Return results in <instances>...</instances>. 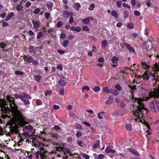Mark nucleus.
Segmentation results:
<instances>
[{
  "instance_id": "obj_1",
  "label": "nucleus",
  "mask_w": 159,
  "mask_h": 159,
  "mask_svg": "<svg viewBox=\"0 0 159 159\" xmlns=\"http://www.w3.org/2000/svg\"><path fill=\"white\" fill-rule=\"evenodd\" d=\"M4 99L0 100V106L1 108L2 117V118L9 117L7 124L9 125L10 132L7 135L10 136L11 134L18 133L17 129L19 125L25 124V121L22 113L18 109L15 104L14 99L9 96L6 97V101Z\"/></svg>"
},
{
  "instance_id": "obj_2",
  "label": "nucleus",
  "mask_w": 159,
  "mask_h": 159,
  "mask_svg": "<svg viewBox=\"0 0 159 159\" xmlns=\"http://www.w3.org/2000/svg\"><path fill=\"white\" fill-rule=\"evenodd\" d=\"M132 101L134 102L133 106L130 109L132 110V112L135 118L132 119L126 120L125 122V128L127 130H130L132 128V124L136 121L142 122L143 119V112L144 111H147L142 102V99L141 98H134L133 96Z\"/></svg>"
},
{
  "instance_id": "obj_3",
  "label": "nucleus",
  "mask_w": 159,
  "mask_h": 159,
  "mask_svg": "<svg viewBox=\"0 0 159 159\" xmlns=\"http://www.w3.org/2000/svg\"><path fill=\"white\" fill-rule=\"evenodd\" d=\"M141 93L143 98V100H147L153 97H159V90L153 89V91L150 92L149 91L142 88L141 90Z\"/></svg>"
},
{
  "instance_id": "obj_4",
  "label": "nucleus",
  "mask_w": 159,
  "mask_h": 159,
  "mask_svg": "<svg viewBox=\"0 0 159 159\" xmlns=\"http://www.w3.org/2000/svg\"><path fill=\"white\" fill-rule=\"evenodd\" d=\"M33 144L34 147H38L40 149V158L41 159H45V157L48 153V152L45 149L44 147L46 146L42 143L37 141V140L35 139L33 140Z\"/></svg>"
},
{
  "instance_id": "obj_5",
  "label": "nucleus",
  "mask_w": 159,
  "mask_h": 159,
  "mask_svg": "<svg viewBox=\"0 0 159 159\" xmlns=\"http://www.w3.org/2000/svg\"><path fill=\"white\" fill-rule=\"evenodd\" d=\"M149 106L151 110L154 112L159 111V102H152L150 103Z\"/></svg>"
},
{
  "instance_id": "obj_6",
  "label": "nucleus",
  "mask_w": 159,
  "mask_h": 159,
  "mask_svg": "<svg viewBox=\"0 0 159 159\" xmlns=\"http://www.w3.org/2000/svg\"><path fill=\"white\" fill-rule=\"evenodd\" d=\"M32 22L33 25V27L35 30H37L40 27L41 23L39 20H32Z\"/></svg>"
},
{
  "instance_id": "obj_7",
  "label": "nucleus",
  "mask_w": 159,
  "mask_h": 159,
  "mask_svg": "<svg viewBox=\"0 0 159 159\" xmlns=\"http://www.w3.org/2000/svg\"><path fill=\"white\" fill-rule=\"evenodd\" d=\"M23 140L20 137H18V139H17V140H15V144L14 145V147H15L16 146L19 147L23 143Z\"/></svg>"
},
{
  "instance_id": "obj_8",
  "label": "nucleus",
  "mask_w": 159,
  "mask_h": 159,
  "mask_svg": "<svg viewBox=\"0 0 159 159\" xmlns=\"http://www.w3.org/2000/svg\"><path fill=\"white\" fill-rule=\"evenodd\" d=\"M118 58L117 57L114 56L112 57L111 61L112 62L113 64L112 65V66H117V61Z\"/></svg>"
},
{
  "instance_id": "obj_9",
  "label": "nucleus",
  "mask_w": 159,
  "mask_h": 159,
  "mask_svg": "<svg viewBox=\"0 0 159 159\" xmlns=\"http://www.w3.org/2000/svg\"><path fill=\"white\" fill-rule=\"evenodd\" d=\"M149 76V72L147 71H145L143 75V80L146 81L148 80L150 78Z\"/></svg>"
},
{
  "instance_id": "obj_10",
  "label": "nucleus",
  "mask_w": 159,
  "mask_h": 159,
  "mask_svg": "<svg viewBox=\"0 0 159 159\" xmlns=\"http://www.w3.org/2000/svg\"><path fill=\"white\" fill-rule=\"evenodd\" d=\"M114 101V98L113 97L110 95L108 97V100L106 101L105 102L107 105H110Z\"/></svg>"
},
{
  "instance_id": "obj_11",
  "label": "nucleus",
  "mask_w": 159,
  "mask_h": 159,
  "mask_svg": "<svg viewBox=\"0 0 159 159\" xmlns=\"http://www.w3.org/2000/svg\"><path fill=\"white\" fill-rule=\"evenodd\" d=\"M149 75L152 80H157V75L156 74L155 72H149Z\"/></svg>"
},
{
  "instance_id": "obj_12",
  "label": "nucleus",
  "mask_w": 159,
  "mask_h": 159,
  "mask_svg": "<svg viewBox=\"0 0 159 159\" xmlns=\"http://www.w3.org/2000/svg\"><path fill=\"white\" fill-rule=\"evenodd\" d=\"M115 101L117 103V104L120 107H123L125 106V104L122 102H120L118 97L115 98Z\"/></svg>"
},
{
  "instance_id": "obj_13",
  "label": "nucleus",
  "mask_w": 159,
  "mask_h": 159,
  "mask_svg": "<svg viewBox=\"0 0 159 159\" xmlns=\"http://www.w3.org/2000/svg\"><path fill=\"white\" fill-rule=\"evenodd\" d=\"M70 30L72 31H75L77 32H80L81 30V28L80 27H75L71 26L70 28Z\"/></svg>"
},
{
  "instance_id": "obj_14",
  "label": "nucleus",
  "mask_w": 159,
  "mask_h": 159,
  "mask_svg": "<svg viewBox=\"0 0 159 159\" xmlns=\"http://www.w3.org/2000/svg\"><path fill=\"white\" fill-rule=\"evenodd\" d=\"M24 60L28 63H31L33 60V58L30 56H27L24 57Z\"/></svg>"
},
{
  "instance_id": "obj_15",
  "label": "nucleus",
  "mask_w": 159,
  "mask_h": 159,
  "mask_svg": "<svg viewBox=\"0 0 159 159\" xmlns=\"http://www.w3.org/2000/svg\"><path fill=\"white\" fill-rule=\"evenodd\" d=\"M7 45L4 43H0V48L2 49V50L4 52H7L8 51V49H5V48L6 47Z\"/></svg>"
},
{
  "instance_id": "obj_16",
  "label": "nucleus",
  "mask_w": 159,
  "mask_h": 159,
  "mask_svg": "<svg viewBox=\"0 0 159 159\" xmlns=\"http://www.w3.org/2000/svg\"><path fill=\"white\" fill-rule=\"evenodd\" d=\"M14 16V13L13 12H11L10 13H8L7 16L6 17L5 20L6 21H8L12 17Z\"/></svg>"
},
{
  "instance_id": "obj_17",
  "label": "nucleus",
  "mask_w": 159,
  "mask_h": 159,
  "mask_svg": "<svg viewBox=\"0 0 159 159\" xmlns=\"http://www.w3.org/2000/svg\"><path fill=\"white\" fill-rule=\"evenodd\" d=\"M124 46L131 52H135V50L132 47L130 46L127 43L124 44Z\"/></svg>"
},
{
  "instance_id": "obj_18",
  "label": "nucleus",
  "mask_w": 159,
  "mask_h": 159,
  "mask_svg": "<svg viewBox=\"0 0 159 159\" xmlns=\"http://www.w3.org/2000/svg\"><path fill=\"white\" fill-rule=\"evenodd\" d=\"M129 150L133 154L135 155L136 156H139V154L138 152L137 151L133 148H129Z\"/></svg>"
},
{
  "instance_id": "obj_19",
  "label": "nucleus",
  "mask_w": 159,
  "mask_h": 159,
  "mask_svg": "<svg viewBox=\"0 0 159 159\" xmlns=\"http://www.w3.org/2000/svg\"><path fill=\"white\" fill-rule=\"evenodd\" d=\"M141 65L142 67L144 69H148L150 67V66L145 62H142Z\"/></svg>"
},
{
  "instance_id": "obj_20",
  "label": "nucleus",
  "mask_w": 159,
  "mask_h": 159,
  "mask_svg": "<svg viewBox=\"0 0 159 159\" xmlns=\"http://www.w3.org/2000/svg\"><path fill=\"white\" fill-rule=\"evenodd\" d=\"M105 151L106 153H114L116 152L115 150L111 149L107 147L105 149Z\"/></svg>"
},
{
  "instance_id": "obj_21",
  "label": "nucleus",
  "mask_w": 159,
  "mask_h": 159,
  "mask_svg": "<svg viewBox=\"0 0 159 159\" xmlns=\"http://www.w3.org/2000/svg\"><path fill=\"white\" fill-rule=\"evenodd\" d=\"M62 152L64 153H67L68 154H71V152L70 151V149L66 148H63L62 149Z\"/></svg>"
},
{
  "instance_id": "obj_22",
  "label": "nucleus",
  "mask_w": 159,
  "mask_h": 159,
  "mask_svg": "<svg viewBox=\"0 0 159 159\" xmlns=\"http://www.w3.org/2000/svg\"><path fill=\"white\" fill-rule=\"evenodd\" d=\"M70 16V13L68 11H64L63 13V17L65 18H68Z\"/></svg>"
},
{
  "instance_id": "obj_23",
  "label": "nucleus",
  "mask_w": 159,
  "mask_h": 159,
  "mask_svg": "<svg viewBox=\"0 0 159 159\" xmlns=\"http://www.w3.org/2000/svg\"><path fill=\"white\" fill-rule=\"evenodd\" d=\"M53 6V3L51 2H48L47 3V6L48 8L50 11L52 10V7Z\"/></svg>"
},
{
  "instance_id": "obj_24",
  "label": "nucleus",
  "mask_w": 159,
  "mask_h": 159,
  "mask_svg": "<svg viewBox=\"0 0 159 159\" xmlns=\"http://www.w3.org/2000/svg\"><path fill=\"white\" fill-rule=\"evenodd\" d=\"M105 113V112L104 111H102L101 112L98 113V117L99 119L101 120L103 118V114Z\"/></svg>"
},
{
  "instance_id": "obj_25",
  "label": "nucleus",
  "mask_w": 159,
  "mask_h": 159,
  "mask_svg": "<svg viewBox=\"0 0 159 159\" xmlns=\"http://www.w3.org/2000/svg\"><path fill=\"white\" fill-rule=\"evenodd\" d=\"M82 22L84 24H88L90 23V20L87 17L85 19H83L82 20Z\"/></svg>"
},
{
  "instance_id": "obj_26",
  "label": "nucleus",
  "mask_w": 159,
  "mask_h": 159,
  "mask_svg": "<svg viewBox=\"0 0 159 159\" xmlns=\"http://www.w3.org/2000/svg\"><path fill=\"white\" fill-rule=\"evenodd\" d=\"M152 69L154 70L155 71L159 70V64L156 63L155 64L153 65L152 67Z\"/></svg>"
},
{
  "instance_id": "obj_27",
  "label": "nucleus",
  "mask_w": 159,
  "mask_h": 159,
  "mask_svg": "<svg viewBox=\"0 0 159 159\" xmlns=\"http://www.w3.org/2000/svg\"><path fill=\"white\" fill-rule=\"evenodd\" d=\"M74 7L76 10L78 11L81 7V5L78 2H76L75 3Z\"/></svg>"
},
{
  "instance_id": "obj_28",
  "label": "nucleus",
  "mask_w": 159,
  "mask_h": 159,
  "mask_svg": "<svg viewBox=\"0 0 159 159\" xmlns=\"http://www.w3.org/2000/svg\"><path fill=\"white\" fill-rule=\"evenodd\" d=\"M68 41L67 40H65L63 42L62 45L63 47L65 48H66L68 46Z\"/></svg>"
},
{
  "instance_id": "obj_29",
  "label": "nucleus",
  "mask_w": 159,
  "mask_h": 159,
  "mask_svg": "<svg viewBox=\"0 0 159 159\" xmlns=\"http://www.w3.org/2000/svg\"><path fill=\"white\" fill-rule=\"evenodd\" d=\"M23 6L20 4H19L16 7V9L18 11H21L23 10Z\"/></svg>"
},
{
  "instance_id": "obj_30",
  "label": "nucleus",
  "mask_w": 159,
  "mask_h": 159,
  "mask_svg": "<svg viewBox=\"0 0 159 159\" xmlns=\"http://www.w3.org/2000/svg\"><path fill=\"white\" fill-rule=\"evenodd\" d=\"M99 140H97L95 142V143L93 145L92 148H97L99 145Z\"/></svg>"
},
{
  "instance_id": "obj_31",
  "label": "nucleus",
  "mask_w": 159,
  "mask_h": 159,
  "mask_svg": "<svg viewBox=\"0 0 159 159\" xmlns=\"http://www.w3.org/2000/svg\"><path fill=\"white\" fill-rule=\"evenodd\" d=\"M21 100L24 102L25 105H29L30 104V101L27 99H25L23 98V97L22 99H21Z\"/></svg>"
},
{
  "instance_id": "obj_32",
  "label": "nucleus",
  "mask_w": 159,
  "mask_h": 159,
  "mask_svg": "<svg viewBox=\"0 0 159 159\" xmlns=\"http://www.w3.org/2000/svg\"><path fill=\"white\" fill-rule=\"evenodd\" d=\"M35 80L37 82H39L41 78V76L38 75H35L34 77Z\"/></svg>"
},
{
  "instance_id": "obj_33",
  "label": "nucleus",
  "mask_w": 159,
  "mask_h": 159,
  "mask_svg": "<svg viewBox=\"0 0 159 159\" xmlns=\"http://www.w3.org/2000/svg\"><path fill=\"white\" fill-rule=\"evenodd\" d=\"M111 14L115 18H117L118 16L117 12L115 11H113L111 13Z\"/></svg>"
},
{
  "instance_id": "obj_34",
  "label": "nucleus",
  "mask_w": 159,
  "mask_h": 159,
  "mask_svg": "<svg viewBox=\"0 0 159 159\" xmlns=\"http://www.w3.org/2000/svg\"><path fill=\"white\" fill-rule=\"evenodd\" d=\"M93 91L95 92H97L100 91V88L98 86H95L93 89Z\"/></svg>"
},
{
  "instance_id": "obj_35",
  "label": "nucleus",
  "mask_w": 159,
  "mask_h": 159,
  "mask_svg": "<svg viewBox=\"0 0 159 159\" xmlns=\"http://www.w3.org/2000/svg\"><path fill=\"white\" fill-rule=\"evenodd\" d=\"M43 35V33L42 32H39L37 34V38L39 39L41 38Z\"/></svg>"
},
{
  "instance_id": "obj_36",
  "label": "nucleus",
  "mask_w": 159,
  "mask_h": 159,
  "mask_svg": "<svg viewBox=\"0 0 159 159\" xmlns=\"http://www.w3.org/2000/svg\"><path fill=\"white\" fill-rule=\"evenodd\" d=\"M103 91L104 92H107V93H111V91L109 90L108 87H105L103 88Z\"/></svg>"
},
{
  "instance_id": "obj_37",
  "label": "nucleus",
  "mask_w": 159,
  "mask_h": 159,
  "mask_svg": "<svg viewBox=\"0 0 159 159\" xmlns=\"http://www.w3.org/2000/svg\"><path fill=\"white\" fill-rule=\"evenodd\" d=\"M111 93L112 95L115 96H116L119 94V93L116 90H114L111 91Z\"/></svg>"
},
{
  "instance_id": "obj_38",
  "label": "nucleus",
  "mask_w": 159,
  "mask_h": 159,
  "mask_svg": "<svg viewBox=\"0 0 159 159\" xmlns=\"http://www.w3.org/2000/svg\"><path fill=\"white\" fill-rule=\"evenodd\" d=\"M107 45V42L106 40L103 41L102 43V48H105Z\"/></svg>"
},
{
  "instance_id": "obj_39",
  "label": "nucleus",
  "mask_w": 159,
  "mask_h": 159,
  "mask_svg": "<svg viewBox=\"0 0 159 159\" xmlns=\"http://www.w3.org/2000/svg\"><path fill=\"white\" fill-rule=\"evenodd\" d=\"M83 30L85 31H89V29L87 26H84L82 27Z\"/></svg>"
},
{
  "instance_id": "obj_40",
  "label": "nucleus",
  "mask_w": 159,
  "mask_h": 159,
  "mask_svg": "<svg viewBox=\"0 0 159 159\" xmlns=\"http://www.w3.org/2000/svg\"><path fill=\"white\" fill-rule=\"evenodd\" d=\"M14 96L15 97V98L16 99L20 98L21 100L22 99V98L23 96L22 95V94L20 95L16 94L14 95Z\"/></svg>"
},
{
  "instance_id": "obj_41",
  "label": "nucleus",
  "mask_w": 159,
  "mask_h": 159,
  "mask_svg": "<svg viewBox=\"0 0 159 159\" xmlns=\"http://www.w3.org/2000/svg\"><path fill=\"white\" fill-rule=\"evenodd\" d=\"M60 85L62 86H64L66 84V83L63 80H61L59 82Z\"/></svg>"
},
{
  "instance_id": "obj_42",
  "label": "nucleus",
  "mask_w": 159,
  "mask_h": 159,
  "mask_svg": "<svg viewBox=\"0 0 159 159\" xmlns=\"http://www.w3.org/2000/svg\"><path fill=\"white\" fill-rule=\"evenodd\" d=\"M127 26L128 28L131 29L133 28L134 25L132 23H129L127 24Z\"/></svg>"
},
{
  "instance_id": "obj_43",
  "label": "nucleus",
  "mask_w": 159,
  "mask_h": 159,
  "mask_svg": "<svg viewBox=\"0 0 159 159\" xmlns=\"http://www.w3.org/2000/svg\"><path fill=\"white\" fill-rule=\"evenodd\" d=\"M115 88L118 91H120L121 90V88L119 84L116 85L115 86Z\"/></svg>"
},
{
  "instance_id": "obj_44",
  "label": "nucleus",
  "mask_w": 159,
  "mask_h": 159,
  "mask_svg": "<svg viewBox=\"0 0 159 159\" xmlns=\"http://www.w3.org/2000/svg\"><path fill=\"white\" fill-rule=\"evenodd\" d=\"M95 7V4L93 3H92L89 7V10H93Z\"/></svg>"
},
{
  "instance_id": "obj_45",
  "label": "nucleus",
  "mask_w": 159,
  "mask_h": 159,
  "mask_svg": "<svg viewBox=\"0 0 159 159\" xmlns=\"http://www.w3.org/2000/svg\"><path fill=\"white\" fill-rule=\"evenodd\" d=\"M122 6L123 7H127L129 9L131 8L130 6L125 3H122Z\"/></svg>"
},
{
  "instance_id": "obj_46",
  "label": "nucleus",
  "mask_w": 159,
  "mask_h": 159,
  "mask_svg": "<svg viewBox=\"0 0 159 159\" xmlns=\"http://www.w3.org/2000/svg\"><path fill=\"white\" fill-rule=\"evenodd\" d=\"M40 9L39 8H36L33 11V13L34 14H38L40 11Z\"/></svg>"
},
{
  "instance_id": "obj_47",
  "label": "nucleus",
  "mask_w": 159,
  "mask_h": 159,
  "mask_svg": "<svg viewBox=\"0 0 159 159\" xmlns=\"http://www.w3.org/2000/svg\"><path fill=\"white\" fill-rule=\"evenodd\" d=\"M122 1L120 0L116 2V6L119 7H121V6Z\"/></svg>"
},
{
  "instance_id": "obj_48",
  "label": "nucleus",
  "mask_w": 159,
  "mask_h": 159,
  "mask_svg": "<svg viewBox=\"0 0 159 159\" xmlns=\"http://www.w3.org/2000/svg\"><path fill=\"white\" fill-rule=\"evenodd\" d=\"M22 95L23 96V98H24L25 99V98L27 99H31V97H30L29 95L27 94H25L24 93L22 94Z\"/></svg>"
},
{
  "instance_id": "obj_49",
  "label": "nucleus",
  "mask_w": 159,
  "mask_h": 159,
  "mask_svg": "<svg viewBox=\"0 0 159 159\" xmlns=\"http://www.w3.org/2000/svg\"><path fill=\"white\" fill-rule=\"evenodd\" d=\"M82 157L85 159H89L90 158V156L85 153L82 154Z\"/></svg>"
},
{
  "instance_id": "obj_50",
  "label": "nucleus",
  "mask_w": 159,
  "mask_h": 159,
  "mask_svg": "<svg viewBox=\"0 0 159 159\" xmlns=\"http://www.w3.org/2000/svg\"><path fill=\"white\" fill-rule=\"evenodd\" d=\"M57 69L61 71H62L63 70L62 66L60 64L57 65Z\"/></svg>"
},
{
  "instance_id": "obj_51",
  "label": "nucleus",
  "mask_w": 159,
  "mask_h": 159,
  "mask_svg": "<svg viewBox=\"0 0 159 159\" xmlns=\"http://www.w3.org/2000/svg\"><path fill=\"white\" fill-rule=\"evenodd\" d=\"M134 13L135 16H139L140 15V13L139 11L137 10H135L134 11Z\"/></svg>"
},
{
  "instance_id": "obj_52",
  "label": "nucleus",
  "mask_w": 159,
  "mask_h": 159,
  "mask_svg": "<svg viewBox=\"0 0 159 159\" xmlns=\"http://www.w3.org/2000/svg\"><path fill=\"white\" fill-rule=\"evenodd\" d=\"M31 4V2L29 1L27 2L25 5V6L26 8H28L29 7Z\"/></svg>"
},
{
  "instance_id": "obj_53",
  "label": "nucleus",
  "mask_w": 159,
  "mask_h": 159,
  "mask_svg": "<svg viewBox=\"0 0 159 159\" xmlns=\"http://www.w3.org/2000/svg\"><path fill=\"white\" fill-rule=\"evenodd\" d=\"M15 73L16 74L22 75L23 74V73L22 71H19L18 70H16L15 71Z\"/></svg>"
},
{
  "instance_id": "obj_54",
  "label": "nucleus",
  "mask_w": 159,
  "mask_h": 159,
  "mask_svg": "<svg viewBox=\"0 0 159 159\" xmlns=\"http://www.w3.org/2000/svg\"><path fill=\"white\" fill-rule=\"evenodd\" d=\"M63 22L62 21H59L58 23L56 24V26L59 28L62 25Z\"/></svg>"
},
{
  "instance_id": "obj_55",
  "label": "nucleus",
  "mask_w": 159,
  "mask_h": 159,
  "mask_svg": "<svg viewBox=\"0 0 159 159\" xmlns=\"http://www.w3.org/2000/svg\"><path fill=\"white\" fill-rule=\"evenodd\" d=\"M129 15V12L127 11H125L124 13V16L125 18L128 17Z\"/></svg>"
},
{
  "instance_id": "obj_56",
  "label": "nucleus",
  "mask_w": 159,
  "mask_h": 159,
  "mask_svg": "<svg viewBox=\"0 0 159 159\" xmlns=\"http://www.w3.org/2000/svg\"><path fill=\"white\" fill-rule=\"evenodd\" d=\"M66 37V34L64 33L61 34L60 35V38L62 39H64Z\"/></svg>"
},
{
  "instance_id": "obj_57",
  "label": "nucleus",
  "mask_w": 159,
  "mask_h": 159,
  "mask_svg": "<svg viewBox=\"0 0 159 159\" xmlns=\"http://www.w3.org/2000/svg\"><path fill=\"white\" fill-rule=\"evenodd\" d=\"M44 15L45 18L47 19H48L49 17L50 14L49 13L46 12L45 13Z\"/></svg>"
},
{
  "instance_id": "obj_58",
  "label": "nucleus",
  "mask_w": 159,
  "mask_h": 159,
  "mask_svg": "<svg viewBox=\"0 0 159 159\" xmlns=\"http://www.w3.org/2000/svg\"><path fill=\"white\" fill-rule=\"evenodd\" d=\"M9 25L8 24L5 22H4V21L2 22V26L3 27H6L8 26Z\"/></svg>"
},
{
  "instance_id": "obj_59",
  "label": "nucleus",
  "mask_w": 159,
  "mask_h": 159,
  "mask_svg": "<svg viewBox=\"0 0 159 159\" xmlns=\"http://www.w3.org/2000/svg\"><path fill=\"white\" fill-rule=\"evenodd\" d=\"M74 22V18L72 16H70L69 20V22L70 24H71Z\"/></svg>"
},
{
  "instance_id": "obj_60",
  "label": "nucleus",
  "mask_w": 159,
  "mask_h": 159,
  "mask_svg": "<svg viewBox=\"0 0 159 159\" xmlns=\"http://www.w3.org/2000/svg\"><path fill=\"white\" fill-rule=\"evenodd\" d=\"M6 16V13H0V17L1 18H4Z\"/></svg>"
},
{
  "instance_id": "obj_61",
  "label": "nucleus",
  "mask_w": 159,
  "mask_h": 159,
  "mask_svg": "<svg viewBox=\"0 0 159 159\" xmlns=\"http://www.w3.org/2000/svg\"><path fill=\"white\" fill-rule=\"evenodd\" d=\"M36 104L38 105H40L42 104V102L40 100L38 99L36 100Z\"/></svg>"
},
{
  "instance_id": "obj_62",
  "label": "nucleus",
  "mask_w": 159,
  "mask_h": 159,
  "mask_svg": "<svg viewBox=\"0 0 159 159\" xmlns=\"http://www.w3.org/2000/svg\"><path fill=\"white\" fill-rule=\"evenodd\" d=\"M85 89H86L87 90H89V88L88 86H84L82 87V91L84 90Z\"/></svg>"
},
{
  "instance_id": "obj_63",
  "label": "nucleus",
  "mask_w": 159,
  "mask_h": 159,
  "mask_svg": "<svg viewBox=\"0 0 159 159\" xmlns=\"http://www.w3.org/2000/svg\"><path fill=\"white\" fill-rule=\"evenodd\" d=\"M60 107L57 105H54L53 106V108L55 110H58L60 109Z\"/></svg>"
},
{
  "instance_id": "obj_64",
  "label": "nucleus",
  "mask_w": 159,
  "mask_h": 159,
  "mask_svg": "<svg viewBox=\"0 0 159 159\" xmlns=\"http://www.w3.org/2000/svg\"><path fill=\"white\" fill-rule=\"evenodd\" d=\"M57 52L60 54L62 55L64 54L65 52V51H64L63 50H58Z\"/></svg>"
}]
</instances>
